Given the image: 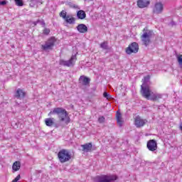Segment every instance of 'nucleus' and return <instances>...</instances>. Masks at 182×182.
<instances>
[{
  "mask_svg": "<svg viewBox=\"0 0 182 182\" xmlns=\"http://www.w3.org/2000/svg\"><path fill=\"white\" fill-rule=\"evenodd\" d=\"M146 147L149 151H156L157 150V141L154 139L148 141Z\"/></svg>",
  "mask_w": 182,
  "mask_h": 182,
  "instance_id": "obj_10",
  "label": "nucleus"
},
{
  "mask_svg": "<svg viewBox=\"0 0 182 182\" xmlns=\"http://www.w3.org/2000/svg\"><path fill=\"white\" fill-rule=\"evenodd\" d=\"M150 5V0H138L137 6L139 8H147Z\"/></svg>",
  "mask_w": 182,
  "mask_h": 182,
  "instance_id": "obj_12",
  "label": "nucleus"
},
{
  "mask_svg": "<svg viewBox=\"0 0 182 182\" xmlns=\"http://www.w3.org/2000/svg\"><path fill=\"white\" fill-rule=\"evenodd\" d=\"M66 11H62L60 13V18H63V19H66V18L68 17V16L66 15Z\"/></svg>",
  "mask_w": 182,
  "mask_h": 182,
  "instance_id": "obj_25",
  "label": "nucleus"
},
{
  "mask_svg": "<svg viewBox=\"0 0 182 182\" xmlns=\"http://www.w3.org/2000/svg\"><path fill=\"white\" fill-rule=\"evenodd\" d=\"M64 20L67 23H69L70 25L75 23V17L69 15H67V17Z\"/></svg>",
  "mask_w": 182,
  "mask_h": 182,
  "instance_id": "obj_19",
  "label": "nucleus"
},
{
  "mask_svg": "<svg viewBox=\"0 0 182 182\" xmlns=\"http://www.w3.org/2000/svg\"><path fill=\"white\" fill-rule=\"evenodd\" d=\"M79 82L84 86H87L90 83V79L85 75H81L79 78Z\"/></svg>",
  "mask_w": 182,
  "mask_h": 182,
  "instance_id": "obj_13",
  "label": "nucleus"
},
{
  "mask_svg": "<svg viewBox=\"0 0 182 182\" xmlns=\"http://www.w3.org/2000/svg\"><path fill=\"white\" fill-rule=\"evenodd\" d=\"M6 4H8V1L6 0L0 1V5L1 6H5L6 5Z\"/></svg>",
  "mask_w": 182,
  "mask_h": 182,
  "instance_id": "obj_31",
  "label": "nucleus"
},
{
  "mask_svg": "<svg viewBox=\"0 0 182 182\" xmlns=\"http://www.w3.org/2000/svg\"><path fill=\"white\" fill-rule=\"evenodd\" d=\"M176 58H177V60H178L180 68H182V55H178L176 56Z\"/></svg>",
  "mask_w": 182,
  "mask_h": 182,
  "instance_id": "obj_24",
  "label": "nucleus"
},
{
  "mask_svg": "<svg viewBox=\"0 0 182 182\" xmlns=\"http://www.w3.org/2000/svg\"><path fill=\"white\" fill-rule=\"evenodd\" d=\"M60 163H68L72 160V154L68 149H61L58 153Z\"/></svg>",
  "mask_w": 182,
  "mask_h": 182,
  "instance_id": "obj_3",
  "label": "nucleus"
},
{
  "mask_svg": "<svg viewBox=\"0 0 182 182\" xmlns=\"http://www.w3.org/2000/svg\"><path fill=\"white\" fill-rule=\"evenodd\" d=\"M46 125L48 127H52L53 124H55V119L54 118H46L45 119Z\"/></svg>",
  "mask_w": 182,
  "mask_h": 182,
  "instance_id": "obj_18",
  "label": "nucleus"
},
{
  "mask_svg": "<svg viewBox=\"0 0 182 182\" xmlns=\"http://www.w3.org/2000/svg\"><path fill=\"white\" fill-rule=\"evenodd\" d=\"M117 180V176L114 175L108 176V175H102L97 176L95 178L96 182H112Z\"/></svg>",
  "mask_w": 182,
  "mask_h": 182,
  "instance_id": "obj_6",
  "label": "nucleus"
},
{
  "mask_svg": "<svg viewBox=\"0 0 182 182\" xmlns=\"http://www.w3.org/2000/svg\"><path fill=\"white\" fill-rule=\"evenodd\" d=\"M15 96L17 99H23V97H25V92H23V90L18 88L16 90V93Z\"/></svg>",
  "mask_w": 182,
  "mask_h": 182,
  "instance_id": "obj_17",
  "label": "nucleus"
},
{
  "mask_svg": "<svg viewBox=\"0 0 182 182\" xmlns=\"http://www.w3.org/2000/svg\"><path fill=\"white\" fill-rule=\"evenodd\" d=\"M81 147L82 148V151H85V153H89V151H92V143L81 145Z\"/></svg>",
  "mask_w": 182,
  "mask_h": 182,
  "instance_id": "obj_16",
  "label": "nucleus"
},
{
  "mask_svg": "<svg viewBox=\"0 0 182 182\" xmlns=\"http://www.w3.org/2000/svg\"><path fill=\"white\" fill-rule=\"evenodd\" d=\"M146 123H147L146 119H142L140 116H136L134 118V124L138 129L140 127H143V126H144Z\"/></svg>",
  "mask_w": 182,
  "mask_h": 182,
  "instance_id": "obj_9",
  "label": "nucleus"
},
{
  "mask_svg": "<svg viewBox=\"0 0 182 182\" xmlns=\"http://www.w3.org/2000/svg\"><path fill=\"white\" fill-rule=\"evenodd\" d=\"M12 168L14 171H18L21 168V162L19 161H16L14 163Z\"/></svg>",
  "mask_w": 182,
  "mask_h": 182,
  "instance_id": "obj_21",
  "label": "nucleus"
},
{
  "mask_svg": "<svg viewBox=\"0 0 182 182\" xmlns=\"http://www.w3.org/2000/svg\"><path fill=\"white\" fill-rule=\"evenodd\" d=\"M163 9H164V6L161 2L156 3L153 9L154 14H161L163 12Z\"/></svg>",
  "mask_w": 182,
  "mask_h": 182,
  "instance_id": "obj_11",
  "label": "nucleus"
},
{
  "mask_svg": "<svg viewBox=\"0 0 182 182\" xmlns=\"http://www.w3.org/2000/svg\"><path fill=\"white\" fill-rule=\"evenodd\" d=\"M76 60H77L76 55H73L68 60L60 59L59 60V65L61 66H66L67 68H73V66H75Z\"/></svg>",
  "mask_w": 182,
  "mask_h": 182,
  "instance_id": "obj_5",
  "label": "nucleus"
},
{
  "mask_svg": "<svg viewBox=\"0 0 182 182\" xmlns=\"http://www.w3.org/2000/svg\"><path fill=\"white\" fill-rule=\"evenodd\" d=\"M116 117L118 126H119V127H122V126H123V123H124V121L123 120V117H122V114L120 113V112H117Z\"/></svg>",
  "mask_w": 182,
  "mask_h": 182,
  "instance_id": "obj_14",
  "label": "nucleus"
},
{
  "mask_svg": "<svg viewBox=\"0 0 182 182\" xmlns=\"http://www.w3.org/2000/svg\"><path fill=\"white\" fill-rule=\"evenodd\" d=\"M100 48H102V49H104L105 50H107V49H109V45L107 41L102 43L100 44Z\"/></svg>",
  "mask_w": 182,
  "mask_h": 182,
  "instance_id": "obj_23",
  "label": "nucleus"
},
{
  "mask_svg": "<svg viewBox=\"0 0 182 182\" xmlns=\"http://www.w3.org/2000/svg\"><path fill=\"white\" fill-rule=\"evenodd\" d=\"M141 93L143 97L147 99V100H153L156 102V100H159V99H161V94L154 93L151 90H150V87L149 85L146 86H141Z\"/></svg>",
  "mask_w": 182,
  "mask_h": 182,
  "instance_id": "obj_2",
  "label": "nucleus"
},
{
  "mask_svg": "<svg viewBox=\"0 0 182 182\" xmlns=\"http://www.w3.org/2000/svg\"><path fill=\"white\" fill-rule=\"evenodd\" d=\"M49 33H50V30L49 28H45L43 30L44 35H48Z\"/></svg>",
  "mask_w": 182,
  "mask_h": 182,
  "instance_id": "obj_29",
  "label": "nucleus"
},
{
  "mask_svg": "<svg viewBox=\"0 0 182 182\" xmlns=\"http://www.w3.org/2000/svg\"><path fill=\"white\" fill-rule=\"evenodd\" d=\"M52 114H57L58 117V120L65 124H69L70 123V117H69V113L66 109L63 107H56L50 111L48 113V116H52Z\"/></svg>",
  "mask_w": 182,
  "mask_h": 182,
  "instance_id": "obj_1",
  "label": "nucleus"
},
{
  "mask_svg": "<svg viewBox=\"0 0 182 182\" xmlns=\"http://www.w3.org/2000/svg\"><path fill=\"white\" fill-rule=\"evenodd\" d=\"M16 5L17 6H23V1L22 0H15Z\"/></svg>",
  "mask_w": 182,
  "mask_h": 182,
  "instance_id": "obj_26",
  "label": "nucleus"
},
{
  "mask_svg": "<svg viewBox=\"0 0 182 182\" xmlns=\"http://www.w3.org/2000/svg\"><path fill=\"white\" fill-rule=\"evenodd\" d=\"M103 97H105L107 100L112 99V96L110 95V94L107 93V92H104Z\"/></svg>",
  "mask_w": 182,
  "mask_h": 182,
  "instance_id": "obj_27",
  "label": "nucleus"
},
{
  "mask_svg": "<svg viewBox=\"0 0 182 182\" xmlns=\"http://www.w3.org/2000/svg\"><path fill=\"white\" fill-rule=\"evenodd\" d=\"M41 25H43V26H45V21H42Z\"/></svg>",
  "mask_w": 182,
  "mask_h": 182,
  "instance_id": "obj_32",
  "label": "nucleus"
},
{
  "mask_svg": "<svg viewBox=\"0 0 182 182\" xmlns=\"http://www.w3.org/2000/svg\"><path fill=\"white\" fill-rule=\"evenodd\" d=\"M76 28L80 33H86L87 32V26L83 23L79 24Z\"/></svg>",
  "mask_w": 182,
  "mask_h": 182,
  "instance_id": "obj_15",
  "label": "nucleus"
},
{
  "mask_svg": "<svg viewBox=\"0 0 182 182\" xmlns=\"http://www.w3.org/2000/svg\"><path fill=\"white\" fill-rule=\"evenodd\" d=\"M31 4H33V5L36 4H42V1L41 0H31Z\"/></svg>",
  "mask_w": 182,
  "mask_h": 182,
  "instance_id": "obj_28",
  "label": "nucleus"
},
{
  "mask_svg": "<svg viewBox=\"0 0 182 182\" xmlns=\"http://www.w3.org/2000/svg\"><path fill=\"white\" fill-rule=\"evenodd\" d=\"M150 81V76L147 75L146 77H144V79L142 80V85L141 86H148L147 83Z\"/></svg>",
  "mask_w": 182,
  "mask_h": 182,
  "instance_id": "obj_22",
  "label": "nucleus"
},
{
  "mask_svg": "<svg viewBox=\"0 0 182 182\" xmlns=\"http://www.w3.org/2000/svg\"><path fill=\"white\" fill-rule=\"evenodd\" d=\"M139 52V44L136 42L131 43L126 48L127 55H132V53H137Z\"/></svg>",
  "mask_w": 182,
  "mask_h": 182,
  "instance_id": "obj_7",
  "label": "nucleus"
},
{
  "mask_svg": "<svg viewBox=\"0 0 182 182\" xmlns=\"http://www.w3.org/2000/svg\"><path fill=\"white\" fill-rule=\"evenodd\" d=\"M154 35V33L151 30H147V28H144V33L142 34L141 39L146 46H149L150 43V39Z\"/></svg>",
  "mask_w": 182,
  "mask_h": 182,
  "instance_id": "obj_4",
  "label": "nucleus"
},
{
  "mask_svg": "<svg viewBox=\"0 0 182 182\" xmlns=\"http://www.w3.org/2000/svg\"><path fill=\"white\" fill-rule=\"evenodd\" d=\"M55 45V37H52L50 38L45 45H41L42 49L43 50H49V49H52Z\"/></svg>",
  "mask_w": 182,
  "mask_h": 182,
  "instance_id": "obj_8",
  "label": "nucleus"
},
{
  "mask_svg": "<svg viewBox=\"0 0 182 182\" xmlns=\"http://www.w3.org/2000/svg\"><path fill=\"white\" fill-rule=\"evenodd\" d=\"M84 1H86V0H84ZM90 1H93V0H90Z\"/></svg>",
  "mask_w": 182,
  "mask_h": 182,
  "instance_id": "obj_33",
  "label": "nucleus"
},
{
  "mask_svg": "<svg viewBox=\"0 0 182 182\" xmlns=\"http://www.w3.org/2000/svg\"><path fill=\"white\" fill-rule=\"evenodd\" d=\"M77 17L78 19H85L86 18V13L83 10H80L77 13Z\"/></svg>",
  "mask_w": 182,
  "mask_h": 182,
  "instance_id": "obj_20",
  "label": "nucleus"
},
{
  "mask_svg": "<svg viewBox=\"0 0 182 182\" xmlns=\"http://www.w3.org/2000/svg\"><path fill=\"white\" fill-rule=\"evenodd\" d=\"M98 122H99V123H105V118H104V117H100L98 119Z\"/></svg>",
  "mask_w": 182,
  "mask_h": 182,
  "instance_id": "obj_30",
  "label": "nucleus"
}]
</instances>
